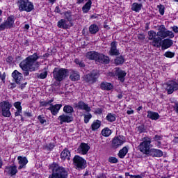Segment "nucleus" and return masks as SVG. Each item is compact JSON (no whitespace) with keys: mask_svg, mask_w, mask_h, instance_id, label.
<instances>
[{"mask_svg":"<svg viewBox=\"0 0 178 178\" xmlns=\"http://www.w3.org/2000/svg\"><path fill=\"white\" fill-rule=\"evenodd\" d=\"M38 59H40V56L37 53H35L19 63V67L24 71V76H29L30 74L29 72H35L38 70V67H40V63L37 61Z\"/></svg>","mask_w":178,"mask_h":178,"instance_id":"1","label":"nucleus"},{"mask_svg":"<svg viewBox=\"0 0 178 178\" xmlns=\"http://www.w3.org/2000/svg\"><path fill=\"white\" fill-rule=\"evenodd\" d=\"M50 170H51V174L49 176V178H67L69 177V172L67 170L60 166L56 163H53L50 165Z\"/></svg>","mask_w":178,"mask_h":178,"instance_id":"2","label":"nucleus"},{"mask_svg":"<svg viewBox=\"0 0 178 178\" xmlns=\"http://www.w3.org/2000/svg\"><path fill=\"white\" fill-rule=\"evenodd\" d=\"M69 76V70L66 68L55 67L53 70V77L56 81H63Z\"/></svg>","mask_w":178,"mask_h":178,"instance_id":"3","label":"nucleus"},{"mask_svg":"<svg viewBox=\"0 0 178 178\" xmlns=\"http://www.w3.org/2000/svg\"><path fill=\"white\" fill-rule=\"evenodd\" d=\"M19 12H31L34 10V4L29 0H19L17 2Z\"/></svg>","mask_w":178,"mask_h":178,"instance_id":"4","label":"nucleus"},{"mask_svg":"<svg viewBox=\"0 0 178 178\" xmlns=\"http://www.w3.org/2000/svg\"><path fill=\"white\" fill-rule=\"evenodd\" d=\"M138 148L140 152H143V154H145V155H148L151 151V139L149 138H143L142 143L138 145Z\"/></svg>","mask_w":178,"mask_h":178,"instance_id":"5","label":"nucleus"},{"mask_svg":"<svg viewBox=\"0 0 178 178\" xmlns=\"http://www.w3.org/2000/svg\"><path fill=\"white\" fill-rule=\"evenodd\" d=\"M156 35L163 40H166L165 38H175V33L173 31L168 30L164 25H161L159 27Z\"/></svg>","mask_w":178,"mask_h":178,"instance_id":"6","label":"nucleus"},{"mask_svg":"<svg viewBox=\"0 0 178 178\" xmlns=\"http://www.w3.org/2000/svg\"><path fill=\"white\" fill-rule=\"evenodd\" d=\"M73 165L77 170H83L87 166V161L83 157L76 155L73 158Z\"/></svg>","mask_w":178,"mask_h":178,"instance_id":"7","label":"nucleus"},{"mask_svg":"<svg viewBox=\"0 0 178 178\" xmlns=\"http://www.w3.org/2000/svg\"><path fill=\"white\" fill-rule=\"evenodd\" d=\"M98 77H99V72L98 70H94L89 74L85 75L84 81L89 84H94L98 80Z\"/></svg>","mask_w":178,"mask_h":178,"instance_id":"8","label":"nucleus"},{"mask_svg":"<svg viewBox=\"0 0 178 178\" xmlns=\"http://www.w3.org/2000/svg\"><path fill=\"white\" fill-rule=\"evenodd\" d=\"M0 106L2 111V115L4 118H10L12 113H10V108H12V104L8 101H3L0 103Z\"/></svg>","mask_w":178,"mask_h":178,"instance_id":"9","label":"nucleus"},{"mask_svg":"<svg viewBox=\"0 0 178 178\" xmlns=\"http://www.w3.org/2000/svg\"><path fill=\"white\" fill-rule=\"evenodd\" d=\"M15 27V16L10 15L7 19L0 24V31H4L8 29H13Z\"/></svg>","mask_w":178,"mask_h":178,"instance_id":"10","label":"nucleus"},{"mask_svg":"<svg viewBox=\"0 0 178 178\" xmlns=\"http://www.w3.org/2000/svg\"><path fill=\"white\" fill-rule=\"evenodd\" d=\"M127 74L125 71L120 70L119 67H115L113 72L108 73L110 77H115V76H117L118 80H120L121 83L124 82V77H126Z\"/></svg>","mask_w":178,"mask_h":178,"instance_id":"11","label":"nucleus"},{"mask_svg":"<svg viewBox=\"0 0 178 178\" xmlns=\"http://www.w3.org/2000/svg\"><path fill=\"white\" fill-rule=\"evenodd\" d=\"M126 143V138L123 136H115L112 140L113 148H119L121 145H123Z\"/></svg>","mask_w":178,"mask_h":178,"instance_id":"12","label":"nucleus"},{"mask_svg":"<svg viewBox=\"0 0 178 178\" xmlns=\"http://www.w3.org/2000/svg\"><path fill=\"white\" fill-rule=\"evenodd\" d=\"M166 91L168 94H173L175 91L178 90V83L175 81H170L166 83Z\"/></svg>","mask_w":178,"mask_h":178,"instance_id":"13","label":"nucleus"},{"mask_svg":"<svg viewBox=\"0 0 178 178\" xmlns=\"http://www.w3.org/2000/svg\"><path fill=\"white\" fill-rule=\"evenodd\" d=\"M58 120L60 121V124H63V123H71V122H73V116H72V115L62 114L58 116Z\"/></svg>","mask_w":178,"mask_h":178,"instance_id":"14","label":"nucleus"},{"mask_svg":"<svg viewBox=\"0 0 178 178\" xmlns=\"http://www.w3.org/2000/svg\"><path fill=\"white\" fill-rule=\"evenodd\" d=\"M108 55L111 56H118V55H120L119 50H118V44H116V42H112L111 43V48L108 51Z\"/></svg>","mask_w":178,"mask_h":178,"instance_id":"15","label":"nucleus"},{"mask_svg":"<svg viewBox=\"0 0 178 178\" xmlns=\"http://www.w3.org/2000/svg\"><path fill=\"white\" fill-rule=\"evenodd\" d=\"M5 172L8 176H16V174L17 173V167L16 165L7 166L5 168Z\"/></svg>","mask_w":178,"mask_h":178,"instance_id":"16","label":"nucleus"},{"mask_svg":"<svg viewBox=\"0 0 178 178\" xmlns=\"http://www.w3.org/2000/svg\"><path fill=\"white\" fill-rule=\"evenodd\" d=\"M73 26L72 24H70L69 22L65 19H61L58 22L57 26L59 29H63L66 30Z\"/></svg>","mask_w":178,"mask_h":178,"instance_id":"17","label":"nucleus"},{"mask_svg":"<svg viewBox=\"0 0 178 178\" xmlns=\"http://www.w3.org/2000/svg\"><path fill=\"white\" fill-rule=\"evenodd\" d=\"M60 108H62V104H55V105H52L49 107L47 109L48 111H50L51 115H53L54 116H56V115H58V113H59V111H60Z\"/></svg>","mask_w":178,"mask_h":178,"instance_id":"18","label":"nucleus"},{"mask_svg":"<svg viewBox=\"0 0 178 178\" xmlns=\"http://www.w3.org/2000/svg\"><path fill=\"white\" fill-rule=\"evenodd\" d=\"M147 155L149 156L161 158V156H163V152L158 149H150V151L149 152Z\"/></svg>","mask_w":178,"mask_h":178,"instance_id":"19","label":"nucleus"},{"mask_svg":"<svg viewBox=\"0 0 178 178\" xmlns=\"http://www.w3.org/2000/svg\"><path fill=\"white\" fill-rule=\"evenodd\" d=\"M77 109H81L82 111H86V112H91V107L88 106V104H86L84 102L80 101L75 105Z\"/></svg>","mask_w":178,"mask_h":178,"instance_id":"20","label":"nucleus"},{"mask_svg":"<svg viewBox=\"0 0 178 178\" xmlns=\"http://www.w3.org/2000/svg\"><path fill=\"white\" fill-rule=\"evenodd\" d=\"M88 151H90V146L87 143H81L78 148V152L82 155H86Z\"/></svg>","mask_w":178,"mask_h":178,"instance_id":"21","label":"nucleus"},{"mask_svg":"<svg viewBox=\"0 0 178 178\" xmlns=\"http://www.w3.org/2000/svg\"><path fill=\"white\" fill-rule=\"evenodd\" d=\"M12 77L17 84H20V81L23 80V74L16 70L12 73Z\"/></svg>","mask_w":178,"mask_h":178,"instance_id":"22","label":"nucleus"},{"mask_svg":"<svg viewBox=\"0 0 178 178\" xmlns=\"http://www.w3.org/2000/svg\"><path fill=\"white\" fill-rule=\"evenodd\" d=\"M172 45H173V41L171 38L163 39L161 43V49H168V48H170Z\"/></svg>","mask_w":178,"mask_h":178,"instance_id":"23","label":"nucleus"},{"mask_svg":"<svg viewBox=\"0 0 178 178\" xmlns=\"http://www.w3.org/2000/svg\"><path fill=\"white\" fill-rule=\"evenodd\" d=\"M17 159H18V163L19 165V166L18 167V169H19V170L26 168V165H27V163H29V161L27 160V158H26V157L19 156L17 157Z\"/></svg>","mask_w":178,"mask_h":178,"instance_id":"24","label":"nucleus"},{"mask_svg":"<svg viewBox=\"0 0 178 178\" xmlns=\"http://www.w3.org/2000/svg\"><path fill=\"white\" fill-rule=\"evenodd\" d=\"M70 79L71 81H79L80 80V74L74 70H70Z\"/></svg>","mask_w":178,"mask_h":178,"instance_id":"25","label":"nucleus"},{"mask_svg":"<svg viewBox=\"0 0 178 178\" xmlns=\"http://www.w3.org/2000/svg\"><path fill=\"white\" fill-rule=\"evenodd\" d=\"M99 56V53L97 51H89L86 53V57L87 59H90V60H98V56Z\"/></svg>","mask_w":178,"mask_h":178,"instance_id":"26","label":"nucleus"},{"mask_svg":"<svg viewBox=\"0 0 178 178\" xmlns=\"http://www.w3.org/2000/svg\"><path fill=\"white\" fill-rule=\"evenodd\" d=\"M97 62L108 65V63L111 62V60L109 59V57L108 56L99 53V56L97 57Z\"/></svg>","mask_w":178,"mask_h":178,"instance_id":"27","label":"nucleus"},{"mask_svg":"<svg viewBox=\"0 0 178 178\" xmlns=\"http://www.w3.org/2000/svg\"><path fill=\"white\" fill-rule=\"evenodd\" d=\"M100 88L106 91H111V90H113V85L111 83L102 82L100 85Z\"/></svg>","mask_w":178,"mask_h":178,"instance_id":"28","label":"nucleus"},{"mask_svg":"<svg viewBox=\"0 0 178 178\" xmlns=\"http://www.w3.org/2000/svg\"><path fill=\"white\" fill-rule=\"evenodd\" d=\"M60 158L63 161H65V159L70 161V152L66 148L64 149L60 154Z\"/></svg>","mask_w":178,"mask_h":178,"instance_id":"29","label":"nucleus"},{"mask_svg":"<svg viewBox=\"0 0 178 178\" xmlns=\"http://www.w3.org/2000/svg\"><path fill=\"white\" fill-rule=\"evenodd\" d=\"M147 116L149 119H152V120H158L161 118L158 113L153 111H147Z\"/></svg>","mask_w":178,"mask_h":178,"instance_id":"30","label":"nucleus"},{"mask_svg":"<svg viewBox=\"0 0 178 178\" xmlns=\"http://www.w3.org/2000/svg\"><path fill=\"white\" fill-rule=\"evenodd\" d=\"M162 38L159 36L154 38V40L152 41V46L156 47V48H161V47H162Z\"/></svg>","mask_w":178,"mask_h":178,"instance_id":"31","label":"nucleus"},{"mask_svg":"<svg viewBox=\"0 0 178 178\" xmlns=\"http://www.w3.org/2000/svg\"><path fill=\"white\" fill-rule=\"evenodd\" d=\"M99 31V27L95 24H92L89 26V33L95 35Z\"/></svg>","mask_w":178,"mask_h":178,"instance_id":"32","label":"nucleus"},{"mask_svg":"<svg viewBox=\"0 0 178 178\" xmlns=\"http://www.w3.org/2000/svg\"><path fill=\"white\" fill-rule=\"evenodd\" d=\"M131 10L134 12H136V13H138L141 9H143V4L138 3H134L131 5Z\"/></svg>","mask_w":178,"mask_h":178,"instance_id":"33","label":"nucleus"},{"mask_svg":"<svg viewBox=\"0 0 178 178\" xmlns=\"http://www.w3.org/2000/svg\"><path fill=\"white\" fill-rule=\"evenodd\" d=\"M129 152V149L127 147H124L122 149L119 151L118 156L121 159H123L127 155V153Z\"/></svg>","mask_w":178,"mask_h":178,"instance_id":"34","label":"nucleus"},{"mask_svg":"<svg viewBox=\"0 0 178 178\" xmlns=\"http://www.w3.org/2000/svg\"><path fill=\"white\" fill-rule=\"evenodd\" d=\"M101 121L99 120H95L91 124V129L92 131H95V130H98L101 127Z\"/></svg>","mask_w":178,"mask_h":178,"instance_id":"35","label":"nucleus"},{"mask_svg":"<svg viewBox=\"0 0 178 178\" xmlns=\"http://www.w3.org/2000/svg\"><path fill=\"white\" fill-rule=\"evenodd\" d=\"M92 2L91 0H88V1L82 7V10L83 13H88L90 9H91V5Z\"/></svg>","mask_w":178,"mask_h":178,"instance_id":"36","label":"nucleus"},{"mask_svg":"<svg viewBox=\"0 0 178 178\" xmlns=\"http://www.w3.org/2000/svg\"><path fill=\"white\" fill-rule=\"evenodd\" d=\"M63 112L67 115H72L73 112H74V109H73V107L70 105H65L63 107Z\"/></svg>","mask_w":178,"mask_h":178,"instance_id":"37","label":"nucleus"},{"mask_svg":"<svg viewBox=\"0 0 178 178\" xmlns=\"http://www.w3.org/2000/svg\"><path fill=\"white\" fill-rule=\"evenodd\" d=\"M111 134H112V131L108 127H106L102 130V135L104 137H109Z\"/></svg>","mask_w":178,"mask_h":178,"instance_id":"38","label":"nucleus"},{"mask_svg":"<svg viewBox=\"0 0 178 178\" xmlns=\"http://www.w3.org/2000/svg\"><path fill=\"white\" fill-rule=\"evenodd\" d=\"M114 62L117 65H123V63H124V57L122 56L116 57V58L114 60Z\"/></svg>","mask_w":178,"mask_h":178,"instance_id":"39","label":"nucleus"},{"mask_svg":"<svg viewBox=\"0 0 178 178\" xmlns=\"http://www.w3.org/2000/svg\"><path fill=\"white\" fill-rule=\"evenodd\" d=\"M106 119L108 122H115L116 120V115L110 113L106 115Z\"/></svg>","mask_w":178,"mask_h":178,"instance_id":"40","label":"nucleus"},{"mask_svg":"<svg viewBox=\"0 0 178 178\" xmlns=\"http://www.w3.org/2000/svg\"><path fill=\"white\" fill-rule=\"evenodd\" d=\"M54 98L49 100V101H42L40 102L41 106H48V105H50V106H52V102H54Z\"/></svg>","mask_w":178,"mask_h":178,"instance_id":"41","label":"nucleus"},{"mask_svg":"<svg viewBox=\"0 0 178 178\" xmlns=\"http://www.w3.org/2000/svg\"><path fill=\"white\" fill-rule=\"evenodd\" d=\"M65 18L66 19L67 22H69L70 23L72 20V13L70 11H67L64 13Z\"/></svg>","mask_w":178,"mask_h":178,"instance_id":"42","label":"nucleus"},{"mask_svg":"<svg viewBox=\"0 0 178 178\" xmlns=\"http://www.w3.org/2000/svg\"><path fill=\"white\" fill-rule=\"evenodd\" d=\"M155 37H156V33L155 31H149L148 32V38L150 40V41H153Z\"/></svg>","mask_w":178,"mask_h":178,"instance_id":"43","label":"nucleus"},{"mask_svg":"<svg viewBox=\"0 0 178 178\" xmlns=\"http://www.w3.org/2000/svg\"><path fill=\"white\" fill-rule=\"evenodd\" d=\"M175 52H172L170 51H168L164 54V56H165V58H175Z\"/></svg>","mask_w":178,"mask_h":178,"instance_id":"44","label":"nucleus"},{"mask_svg":"<svg viewBox=\"0 0 178 178\" xmlns=\"http://www.w3.org/2000/svg\"><path fill=\"white\" fill-rule=\"evenodd\" d=\"M157 8L159 9L160 15L163 16V15H165V6L163 5H159L157 6Z\"/></svg>","mask_w":178,"mask_h":178,"instance_id":"45","label":"nucleus"},{"mask_svg":"<svg viewBox=\"0 0 178 178\" xmlns=\"http://www.w3.org/2000/svg\"><path fill=\"white\" fill-rule=\"evenodd\" d=\"M48 76V72L47 71H43L42 73L38 76V79H41L44 80V79H47V76Z\"/></svg>","mask_w":178,"mask_h":178,"instance_id":"46","label":"nucleus"},{"mask_svg":"<svg viewBox=\"0 0 178 178\" xmlns=\"http://www.w3.org/2000/svg\"><path fill=\"white\" fill-rule=\"evenodd\" d=\"M83 116H84V122L85 123H88V122H90V119H91V118H92V115L90 113H88L87 115L85 114Z\"/></svg>","mask_w":178,"mask_h":178,"instance_id":"47","label":"nucleus"},{"mask_svg":"<svg viewBox=\"0 0 178 178\" xmlns=\"http://www.w3.org/2000/svg\"><path fill=\"white\" fill-rule=\"evenodd\" d=\"M74 63H76V65H79V67H84L86 66V65L84 64V62L80 60L78 58H76L74 60Z\"/></svg>","mask_w":178,"mask_h":178,"instance_id":"48","label":"nucleus"},{"mask_svg":"<svg viewBox=\"0 0 178 178\" xmlns=\"http://www.w3.org/2000/svg\"><path fill=\"white\" fill-rule=\"evenodd\" d=\"M14 106L15 108H17V111H22V102H17L14 103Z\"/></svg>","mask_w":178,"mask_h":178,"instance_id":"49","label":"nucleus"},{"mask_svg":"<svg viewBox=\"0 0 178 178\" xmlns=\"http://www.w3.org/2000/svg\"><path fill=\"white\" fill-rule=\"evenodd\" d=\"M38 119L40 123H41V124H44V123H47V120L45 119V117H44L42 115H39L38 117Z\"/></svg>","mask_w":178,"mask_h":178,"instance_id":"50","label":"nucleus"},{"mask_svg":"<svg viewBox=\"0 0 178 178\" xmlns=\"http://www.w3.org/2000/svg\"><path fill=\"white\" fill-rule=\"evenodd\" d=\"M108 162H110V163H118L119 161L118 160V159H116V157L111 156L109 157Z\"/></svg>","mask_w":178,"mask_h":178,"instance_id":"51","label":"nucleus"},{"mask_svg":"<svg viewBox=\"0 0 178 178\" xmlns=\"http://www.w3.org/2000/svg\"><path fill=\"white\" fill-rule=\"evenodd\" d=\"M95 113L97 114V115H101V113H102V108H97L95 110Z\"/></svg>","mask_w":178,"mask_h":178,"instance_id":"52","label":"nucleus"},{"mask_svg":"<svg viewBox=\"0 0 178 178\" xmlns=\"http://www.w3.org/2000/svg\"><path fill=\"white\" fill-rule=\"evenodd\" d=\"M154 140L155 141H161V140H162V136H161L159 135H155Z\"/></svg>","mask_w":178,"mask_h":178,"instance_id":"53","label":"nucleus"},{"mask_svg":"<svg viewBox=\"0 0 178 178\" xmlns=\"http://www.w3.org/2000/svg\"><path fill=\"white\" fill-rule=\"evenodd\" d=\"M47 148H48V149H54V147H55V145H54V143H50L49 145H46Z\"/></svg>","mask_w":178,"mask_h":178,"instance_id":"54","label":"nucleus"},{"mask_svg":"<svg viewBox=\"0 0 178 178\" xmlns=\"http://www.w3.org/2000/svg\"><path fill=\"white\" fill-rule=\"evenodd\" d=\"M6 62H8V63H12L13 62V57L12 56H8L6 58Z\"/></svg>","mask_w":178,"mask_h":178,"instance_id":"55","label":"nucleus"},{"mask_svg":"<svg viewBox=\"0 0 178 178\" xmlns=\"http://www.w3.org/2000/svg\"><path fill=\"white\" fill-rule=\"evenodd\" d=\"M22 110H17V111L15 113V116H22Z\"/></svg>","mask_w":178,"mask_h":178,"instance_id":"56","label":"nucleus"},{"mask_svg":"<svg viewBox=\"0 0 178 178\" xmlns=\"http://www.w3.org/2000/svg\"><path fill=\"white\" fill-rule=\"evenodd\" d=\"M24 116H26V118H31V116H33L31 112H24Z\"/></svg>","mask_w":178,"mask_h":178,"instance_id":"57","label":"nucleus"},{"mask_svg":"<svg viewBox=\"0 0 178 178\" xmlns=\"http://www.w3.org/2000/svg\"><path fill=\"white\" fill-rule=\"evenodd\" d=\"M138 131L139 133H144V127H138Z\"/></svg>","mask_w":178,"mask_h":178,"instance_id":"58","label":"nucleus"},{"mask_svg":"<svg viewBox=\"0 0 178 178\" xmlns=\"http://www.w3.org/2000/svg\"><path fill=\"white\" fill-rule=\"evenodd\" d=\"M54 12H56V13H60V8H59V6H56Z\"/></svg>","mask_w":178,"mask_h":178,"instance_id":"59","label":"nucleus"},{"mask_svg":"<svg viewBox=\"0 0 178 178\" xmlns=\"http://www.w3.org/2000/svg\"><path fill=\"white\" fill-rule=\"evenodd\" d=\"M172 31H174V33H178V27L176 26H174L172 27Z\"/></svg>","mask_w":178,"mask_h":178,"instance_id":"60","label":"nucleus"},{"mask_svg":"<svg viewBox=\"0 0 178 178\" xmlns=\"http://www.w3.org/2000/svg\"><path fill=\"white\" fill-rule=\"evenodd\" d=\"M6 77V74H5V73H3L1 76L0 75V79L2 80V81L5 80Z\"/></svg>","mask_w":178,"mask_h":178,"instance_id":"61","label":"nucleus"},{"mask_svg":"<svg viewBox=\"0 0 178 178\" xmlns=\"http://www.w3.org/2000/svg\"><path fill=\"white\" fill-rule=\"evenodd\" d=\"M127 115H133V113H134V110H128L127 111Z\"/></svg>","mask_w":178,"mask_h":178,"instance_id":"62","label":"nucleus"},{"mask_svg":"<svg viewBox=\"0 0 178 178\" xmlns=\"http://www.w3.org/2000/svg\"><path fill=\"white\" fill-rule=\"evenodd\" d=\"M27 84V83H22L19 86V88H21V90H23V88H24L26 87V85Z\"/></svg>","mask_w":178,"mask_h":178,"instance_id":"63","label":"nucleus"},{"mask_svg":"<svg viewBox=\"0 0 178 178\" xmlns=\"http://www.w3.org/2000/svg\"><path fill=\"white\" fill-rule=\"evenodd\" d=\"M98 178H106V175L104 174H101L98 176Z\"/></svg>","mask_w":178,"mask_h":178,"instance_id":"64","label":"nucleus"}]
</instances>
